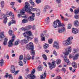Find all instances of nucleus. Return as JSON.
<instances>
[{
	"mask_svg": "<svg viewBox=\"0 0 79 79\" xmlns=\"http://www.w3.org/2000/svg\"><path fill=\"white\" fill-rule=\"evenodd\" d=\"M25 6L20 11V14H19L18 15V18H20V17H22V18H26V15H24L25 12L27 11L28 13H29L30 14H32V15L30 16L28 18V19L30 21H33L34 20V17H35V15L34 14L32 13L31 12V9L30 8H29V6L30 5L29 3L27 2H26L25 3Z\"/></svg>",
	"mask_w": 79,
	"mask_h": 79,
	"instance_id": "obj_1",
	"label": "nucleus"
},
{
	"mask_svg": "<svg viewBox=\"0 0 79 79\" xmlns=\"http://www.w3.org/2000/svg\"><path fill=\"white\" fill-rule=\"evenodd\" d=\"M72 49L71 47L70 46H69L68 48H67L66 52L64 53V60L65 63H67V64H70V62H69V59L67 58L66 56L68 55V54L69 53V52H71Z\"/></svg>",
	"mask_w": 79,
	"mask_h": 79,
	"instance_id": "obj_2",
	"label": "nucleus"
},
{
	"mask_svg": "<svg viewBox=\"0 0 79 79\" xmlns=\"http://www.w3.org/2000/svg\"><path fill=\"white\" fill-rule=\"evenodd\" d=\"M26 49L27 50H31L30 51L31 55H32V56L35 55V51L33 50L34 49V44L32 42H30L29 43V44L27 45Z\"/></svg>",
	"mask_w": 79,
	"mask_h": 79,
	"instance_id": "obj_3",
	"label": "nucleus"
},
{
	"mask_svg": "<svg viewBox=\"0 0 79 79\" xmlns=\"http://www.w3.org/2000/svg\"><path fill=\"white\" fill-rule=\"evenodd\" d=\"M10 36H12L14 35V33H13V31L11 30H10L8 32ZM15 36H12L11 40H10L8 43V46L9 47H10L13 46V42L15 41Z\"/></svg>",
	"mask_w": 79,
	"mask_h": 79,
	"instance_id": "obj_4",
	"label": "nucleus"
},
{
	"mask_svg": "<svg viewBox=\"0 0 79 79\" xmlns=\"http://www.w3.org/2000/svg\"><path fill=\"white\" fill-rule=\"evenodd\" d=\"M52 26L54 28H56L57 27H63L64 26V24H63V23H61L60 20H57L53 22Z\"/></svg>",
	"mask_w": 79,
	"mask_h": 79,
	"instance_id": "obj_5",
	"label": "nucleus"
},
{
	"mask_svg": "<svg viewBox=\"0 0 79 79\" xmlns=\"http://www.w3.org/2000/svg\"><path fill=\"white\" fill-rule=\"evenodd\" d=\"M23 35L25 37H26L27 39H32L34 38V36L32 35L31 31H30L23 33Z\"/></svg>",
	"mask_w": 79,
	"mask_h": 79,
	"instance_id": "obj_6",
	"label": "nucleus"
},
{
	"mask_svg": "<svg viewBox=\"0 0 79 79\" xmlns=\"http://www.w3.org/2000/svg\"><path fill=\"white\" fill-rule=\"evenodd\" d=\"M73 39V37H69L67 39L66 41H64L63 42V44L65 46L68 45H71L72 43L71 40Z\"/></svg>",
	"mask_w": 79,
	"mask_h": 79,
	"instance_id": "obj_7",
	"label": "nucleus"
},
{
	"mask_svg": "<svg viewBox=\"0 0 79 79\" xmlns=\"http://www.w3.org/2000/svg\"><path fill=\"white\" fill-rule=\"evenodd\" d=\"M10 16L9 13H7L6 14L4 15L3 18H4V19L3 21V23L5 24H6V23H7V21H8L7 17H9Z\"/></svg>",
	"mask_w": 79,
	"mask_h": 79,
	"instance_id": "obj_8",
	"label": "nucleus"
},
{
	"mask_svg": "<svg viewBox=\"0 0 79 79\" xmlns=\"http://www.w3.org/2000/svg\"><path fill=\"white\" fill-rule=\"evenodd\" d=\"M79 54L77 53L74 56H71V55H69V58H71L73 57V59L74 61H75V60H77L78 59V58L79 57Z\"/></svg>",
	"mask_w": 79,
	"mask_h": 79,
	"instance_id": "obj_9",
	"label": "nucleus"
},
{
	"mask_svg": "<svg viewBox=\"0 0 79 79\" xmlns=\"http://www.w3.org/2000/svg\"><path fill=\"white\" fill-rule=\"evenodd\" d=\"M52 64L50 62L48 63V65L49 66V68L50 69L52 70L53 68H55V62H52Z\"/></svg>",
	"mask_w": 79,
	"mask_h": 79,
	"instance_id": "obj_10",
	"label": "nucleus"
},
{
	"mask_svg": "<svg viewBox=\"0 0 79 79\" xmlns=\"http://www.w3.org/2000/svg\"><path fill=\"white\" fill-rule=\"evenodd\" d=\"M65 31V28L64 27L59 28L58 29V33L61 34Z\"/></svg>",
	"mask_w": 79,
	"mask_h": 79,
	"instance_id": "obj_11",
	"label": "nucleus"
},
{
	"mask_svg": "<svg viewBox=\"0 0 79 79\" xmlns=\"http://www.w3.org/2000/svg\"><path fill=\"white\" fill-rule=\"evenodd\" d=\"M53 47L56 48L57 49L59 48V44L56 41H55L53 44Z\"/></svg>",
	"mask_w": 79,
	"mask_h": 79,
	"instance_id": "obj_12",
	"label": "nucleus"
},
{
	"mask_svg": "<svg viewBox=\"0 0 79 79\" xmlns=\"http://www.w3.org/2000/svg\"><path fill=\"white\" fill-rule=\"evenodd\" d=\"M28 42H29V39H27V40L26 39H24L21 41V43L23 44H27V43H28Z\"/></svg>",
	"mask_w": 79,
	"mask_h": 79,
	"instance_id": "obj_13",
	"label": "nucleus"
},
{
	"mask_svg": "<svg viewBox=\"0 0 79 79\" xmlns=\"http://www.w3.org/2000/svg\"><path fill=\"white\" fill-rule=\"evenodd\" d=\"M46 75L47 73H46V71H45L44 74H42V75H40V78L41 79H45V78L46 77Z\"/></svg>",
	"mask_w": 79,
	"mask_h": 79,
	"instance_id": "obj_14",
	"label": "nucleus"
},
{
	"mask_svg": "<svg viewBox=\"0 0 79 79\" xmlns=\"http://www.w3.org/2000/svg\"><path fill=\"white\" fill-rule=\"evenodd\" d=\"M10 69L11 73H14L15 72V67L14 65H11Z\"/></svg>",
	"mask_w": 79,
	"mask_h": 79,
	"instance_id": "obj_15",
	"label": "nucleus"
},
{
	"mask_svg": "<svg viewBox=\"0 0 79 79\" xmlns=\"http://www.w3.org/2000/svg\"><path fill=\"white\" fill-rule=\"evenodd\" d=\"M72 32L73 34H77L78 32V30L77 29H76L74 28H72Z\"/></svg>",
	"mask_w": 79,
	"mask_h": 79,
	"instance_id": "obj_16",
	"label": "nucleus"
},
{
	"mask_svg": "<svg viewBox=\"0 0 79 79\" xmlns=\"http://www.w3.org/2000/svg\"><path fill=\"white\" fill-rule=\"evenodd\" d=\"M5 37L3 32H0V40H2V39Z\"/></svg>",
	"mask_w": 79,
	"mask_h": 79,
	"instance_id": "obj_17",
	"label": "nucleus"
},
{
	"mask_svg": "<svg viewBox=\"0 0 79 79\" xmlns=\"http://www.w3.org/2000/svg\"><path fill=\"white\" fill-rule=\"evenodd\" d=\"M5 76L6 78L8 77L9 78V79H13V77L11 76V75H9L8 73H6Z\"/></svg>",
	"mask_w": 79,
	"mask_h": 79,
	"instance_id": "obj_18",
	"label": "nucleus"
},
{
	"mask_svg": "<svg viewBox=\"0 0 79 79\" xmlns=\"http://www.w3.org/2000/svg\"><path fill=\"white\" fill-rule=\"evenodd\" d=\"M74 24L75 26H76V27L79 26V21L77 20L75 21L74 22Z\"/></svg>",
	"mask_w": 79,
	"mask_h": 79,
	"instance_id": "obj_19",
	"label": "nucleus"
},
{
	"mask_svg": "<svg viewBox=\"0 0 79 79\" xmlns=\"http://www.w3.org/2000/svg\"><path fill=\"white\" fill-rule=\"evenodd\" d=\"M22 22L23 24H26V23L28 22V19H24L22 21Z\"/></svg>",
	"mask_w": 79,
	"mask_h": 79,
	"instance_id": "obj_20",
	"label": "nucleus"
},
{
	"mask_svg": "<svg viewBox=\"0 0 79 79\" xmlns=\"http://www.w3.org/2000/svg\"><path fill=\"white\" fill-rule=\"evenodd\" d=\"M4 6L5 2L3 1L1 2V7L2 8H3Z\"/></svg>",
	"mask_w": 79,
	"mask_h": 79,
	"instance_id": "obj_21",
	"label": "nucleus"
},
{
	"mask_svg": "<svg viewBox=\"0 0 79 79\" xmlns=\"http://www.w3.org/2000/svg\"><path fill=\"white\" fill-rule=\"evenodd\" d=\"M47 8H50V7H49L48 6H45L44 8V9L43 10L44 13H45V12L46 11V10Z\"/></svg>",
	"mask_w": 79,
	"mask_h": 79,
	"instance_id": "obj_22",
	"label": "nucleus"
},
{
	"mask_svg": "<svg viewBox=\"0 0 79 79\" xmlns=\"http://www.w3.org/2000/svg\"><path fill=\"white\" fill-rule=\"evenodd\" d=\"M45 21L47 24H48L49 23H50V18L48 17L47 18L45 19Z\"/></svg>",
	"mask_w": 79,
	"mask_h": 79,
	"instance_id": "obj_23",
	"label": "nucleus"
},
{
	"mask_svg": "<svg viewBox=\"0 0 79 79\" xmlns=\"http://www.w3.org/2000/svg\"><path fill=\"white\" fill-rule=\"evenodd\" d=\"M0 66L1 67L3 66L4 64V61L3 59H1L0 60Z\"/></svg>",
	"mask_w": 79,
	"mask_h": 79,
	"instance_id": "obj_24",
	"label": "nucleus"
},
{
	"mask_svg": "<svg viewBox=\"0 0 79 79\" xmlns=\"http://www.w3.org/2000/svg\"><path fill=\"white\" fill-rule=\"evenodd\" d=\"M20 42V40H16L15 44H14V45H18L19 44V43Z\"/></svg>",
	"mask_w": 79,
	"mask_h": 79,
	"instance_id": "obj_25",
	"label": "nucleus"
},
{
	"mask_svg": "<svg viewBox=\"0 0 79 79\" xmlns=\"http://www.w3.org/2000/svg\"><path fill=\"white\" fill-rule=\"evenodd\" d=\"M8 41V39L5 38L4 39V41L3 42V44L4 45H6L7 44V41Z\"/></svg>",
	"mask_w": 79,
	"mask_h": 79,
	"instance_id": "obj_26",
	"label": "nucleus"
},
{
	"mask_svg": "<svg viewBox=\"0 0 79 79\" xmlns=\"http://www.w3.org/2000/svg\"><path fill=\"white\" fill-rule=\"evenodd\" d=\"M32 28V26L31 25H29L27 26L26 28L25 29H26V31H27V30H29V29H31Z\"/></svg>",
	"mask_w": 79,
	"mask_h": 79,
	"instance_id": "obj_27",
	"label": "nucleus"
},
{
	"mask_svg": "<svg viewBox=\"0 0 79 79\" xmlns=\"http://www.w3.org/2000/svg\"><path fill=\"white\" fill-rule=\"evenodd\" d=\"M26 58L27 59V60H30L31 59V56L29 54H27Z\"/></svg>",
	"mask_w": 79,
	"mask_h": 79,
	"instance_id": "obj_28",
	"label": "nucleus"
},
{
	"mask_svg": "<svg viewBox=\"0 0 79 79\" xmlns=\"http://www.w3.org/2000/svg\"><path fill=\"white\" fill-rule=\"evenodd\" d=\"M72 66L73 68H77V65H76V63L75 62H73L72 64Z\"/></svg>",
	"mask_w": 79,
	"mask_h": 79,
	"instance_id": "obj_29",
	"label": "nucleus"
},
{
	"mask_svg": "<svg viewBox=\"0 0 79 79\" xmlns=\"http://www.w3.org/2000/svg\"><path fill=\"white\" fill-rule=\"evenodd\" d=\"M40 9H37V10H36L37 16H39L40 15Z\"/></svg>",
	"mask_w": 79,
	"mask_h": 79,
	"instance_id": "obj_30",
	"label": "nucleus"
},
{
	"mask_svg": "<svg viewBox=\"0 0 79 79\" xmlns=\"http://www.w3.org/2000/svg\"><path fill=\"white\" fill-rule=\"evenodd\" d=\"M56 63H57V64H60V63H61V60L60 59H57L56 60Z\"/></svg>",
	"mask_w": 79,
	"mask_h": 79,
	"instance_id": "obj_31",
	"label": "nucleus"
},
{
	"mask_svg": "<svg viewBox=\"0 0 79 79\" xmlns=\"http://www.w3.org/2000/svg\"><path fill=\"white\" fill-rule=\"evenodd\" d=\"M75 14H78L79 13V7L77 9V10H75L74 11Z\"/></svg>",
	"mask_w": 79,
	"mask_h": 79,
	"instance_id": "obj_32",
	"label": "nucleus"
},
{
	"mask_svg": "<svg viewBox=\"0 0 79 79\" xmlns=\"http://www.w3.org/2000/svg\"><path fill=\"white\" fill-rule=\"evenodd\" d=\"M38 69L39 71H42V65H39L38 68Z\"/></svg>",
	"mask_w": 79,
	"mask_h": 79,
	"instance_id": "obj_33",
	"label": "nucleus"
},
{
	"mask_svg": "<svg viewBox=\"0 0 79 79\" xmlns=\"http://www.w3.org/2000/svg\"><path fill=\"white\" fill-rule=\"evenodd\" d=\"M19 66H23V65H24V64L23 63V62L21 61H19Z\"/></svg>",
	"mask_w": 79,
	"mask_h": 79,
	"instance_id": "obj_34",
	"label": "nucleus"
},
{
	"mask_svg": "<svg viewBox=\"0 0 79 79\" xmlns=\"http://www.w3.org/2000/svg\"><path fill=\"white\" fill-rule=\"evenodd\" d=\"M43 57V58L44 60H47V56H46V55L44 54L42 56Z\"/></svg>",
	"mask_w": 79,
	"mask_h": 79,
	"instance_id": "obj_35",
	"label": "nucleus"
},
{
	"mask_svg": "<svg viewBox=\"0 0 79 79\" xmlns=\"http://www.w3.org/2000/svg\"><path fill=\"white\" fill-rule=\"evenodd\" d=\"M49 47V44H45V45H44V48H47Z\"/></svg>",
	"mask_w": 79,
	"mask_h": 79,
	"instance_id": "obj_36",
	"label": "nucleus"
},
{
	"mask_svg": "<svg viewBox=\"0 0 79 79\" xmlns=\"http://www.w3.org/2000/svg\"><path fill=\"white\" fill-rule=\"evenodd\" d=\"M48 43L50 44L53 43V40L52 39H49L48 40Z\"/></svg>",
	"mask_w": 79,
	"mask_h": 79,
	"instance_id": "obj_37",
	"label": "nucleus"
},
{
	"mask_svg": "<svg viewBox=\"0 0 79 79\" xmlns=\"http://www.w3.org/2000/svg\"><path fill=\"white\" fill-rule=\"evenodd\" d=\"M34 41L35 44H37L39 42V39L38 38H35L34 39Z\"/></svg>",
	"mask_w": 79,
	"mask_h": 79,
	"instance_id": "obj_38",
	"label": "nucleus"
},
{
	"mask_svg": "<svg viewBox=\"0 0 79 79\" xmlns=\"http://www.w3.org/2000/svg\"><path fill=\"white\" fill-rule=\"evenodd\" d=\"M79 15H75L74 16V18L76 19H79Z\"/></svg>",
	"mask_w": 79,
	"mask_h": 79,
	"instance_id": "obj_39",
	"label": "nucleus"
},
{
	"mask_svg": "<svg viewBox=\"0 0 79 79\" xmlns=\"http://www.w3.org/2000/svg\"><path fill=\"white\" fill-rule=\"evenodd\" d=\"M30 3L33 6H35V4L33 1H31Z\"/></svg>",
	"mask_w": 79,
	"mask_h": 79,
	"instance_id": "obj_40",
	"label": "nucleus"
},
{
	"mask_svg": "<svg viewBox=\"0 0 79 79\" xmlns=\"http://www.w3.org/2000/svg\"><path fill=\"white\" fill-rule=\"evenodd\" d=\"M42 1L41 0H36L35 1V2L37 4H39V3H40Z\"/></svg>",
	"mask_w": 79,
	"mask_h": 79,
	"instance_id": "obj_41",
	"label": "nucleus"
},
{
	"mask_svg": "<svg viewBox=\"0 0 79 79\" xmlns=\"http://www.w3.org/2000/svg\"><path fill=\"white\" fill-rule=\"evenodd\" d=\"M73 52L74 53H77V49L75 48H73Z\"/></svg>",
	"mask_w": 79,
	"mask_h": 79,
	"instance_id": "obj_42",
	"label": "nucleus"
},
{
	"mask_svg": "<svg viewBox=\"0 0 79 79\" xmlns=\"http://www.w3.org/2000/svg\"><path fill=\"white\" fill-rule=\"evenodd\" d=\"M37 10V9L36 8H31V11H36Z\"/></svg>",
	"mask_w": 79,
	"mask_h": 79,
	"instance_id": "obj_43",
	"label": "nucleus"
},
{
	"mask_svg": "<svg viewBox=\"0 0 79 79\" xmlns=\"http://www.w3.org/2000/svg\"><path fill=\"white\" fill-rule=\"evenodd\" d=\"M41 40L42 41H45V37H43L41 38Z\"/></svg>",
	"mask_w": 79,
	"mask_h": 79,
	"instance_id": "obj_44",
	"label": "nucleus"
},
{
	"mask_svg": "<svg viewBox=\"0 0 79 79\" xmlns=\"http://www.w3.org/2000/svg\"><path fill=\"white\" fill-rule=\"evenodd\" d=\"M23 55L20 56L19 57V60H21L23 59Z\"/></svg>",
	"mask_w": 79,
	"mask_h": 79,
	"instance_id": "obj_45",
	"label": "nucleus"
},
{
	"mask_svg": "<svg viewBox=\"0 0 79 79\" xmlns=\"http://www.w3.org/2000/svg\"><path fill=\"white\" fill-rule=\"evenodd\" d=\"M27 60L26 59V57H25L24 58V60H23V62L24 64H26V61Z\"/></svg>",
	"mask_w": 79,
	"mask_h": 79,
	"instance_id": "obj_46",
	"label": "nucleus"
},
{
	"mask_svg": "<svg viewBox=\"0 0 79 79\" xmlns=\"http://www.w3.org/2000/svg\"><path fill=\"white\" fill-rule=\"evenodd\" d=\"M62 71L63 72H64V73H65L66 71V69H65V68L63 67L62 69Z\"/></svg>",
	"mask_w": 79,
	"mask_h": 79,
	"instance_id": "obj_47",
	"label": "nucleus"
},
{
	"mask_svg": "<svg viewBox=\"0 0 79 79\" xmlns=\"http://www.w3.org/2000/svg\"><path fill=\"white\" fill-rule=\"evenodd\" d=\"M12 24H16V21L12 19L11 21Z\"/></svg>",
	"mask_w": 79,
	"mask_h": 79,
	"instance_id": "obj_48",
	"label": "nucleus"
},
{
	"mask_svg": "<svg viewBox=\"0 0 79 79\" xmlns=\"http://www.w3.org/2000/svg\"><path fill=\"white\" fill-rule=\"evenodd\" d=\"M31 28L33 30H35V25L33 26L32 27H31Z\"/></svg>",
	"mask_w": 79,
	"mask_h": 79,
	"instance_id": "obj_49",
	"label": "nucleus"
},
{
	"mask_svg": "<svg viewBox=\"0 0 79 79\" xmlns=\"http://www.w3.org/2000/svg\"><path fill=\"white\" fill-rule=\"evenodd\" d=\"M71 24H70L69 25V26H68V29H71Z\"/></svg>",
	"mask_w": 79,
	"mask_h": 79,
	"instance_id": "obj_50",
	"label": "nucleus"
},
{
	"mask_svg": "<svg viewBox=\"0 0 79 79\" xmlns=\"http://www.w3.org/2000/svg\"><path fill=\"white\" fill-rule=\"evenodd\" d=\"M53 53L55 55V56H57V54L56 53V52L55 51H54L53 52Z\"/></svg>",
	"mask_w": 79,
	"mask_h": 79,
	"instance_id": "obj_51",
	"label": "nucleus"
},
{
	"mask_svg": "<svg viewBox=\"0 0 79 79\" xmlns=\"http://www.w3.org/2000/svg\"><path fill=\"white\" fill-rule=\"evenodd\" d=\"M56 2L57 3H60L61 2V0H56Z\"/></svg>",
	"mask_w": 79,
	"mask_h": 79,
	"instance_id": "obj_52",
	"label": "nucleus"
},
{
	"mask_svg": "<svg viewBox=\"0 0 79 79\" xmlns=\"http://www.w3.org/2000/svg\"><path fill=\"white\" fill-rule=\"evenodd\" d=\"M21 30H22V31H26V28H21Z\"/></svg>",
	"mask_w": 79,
	"mask_h": 79,
	"instance_id": "obj_53",
	"label": "nucleus"
},
{
	"mask_svg": "<svg viewBox=\"0 0 79 79\" xmlns=\"http://www.w3.org/2000/svg\"><path fill=\"white\" fill-rule=\"evenodd\" d=\"M19 72V71H16L15 72V73L14 74V75H16V74H18Z\"/></svg>",
	"mask_w": 79,
	"mask_h": 79,
	"instance_id": "obj_54",
	"label": "nucleus"
},
{
	"mask_svg": "<svg viewBox=\"0 0 79 79\" xmlns=\"http://www.w3.org/2000/svg\"><path fill=\"white\" fill-rule=\"evenodd\" d=\"M11 24H12V23L11 22H10L8 23V26H10Z\"/></svg>",
	"mask_w": 79,
	"mask_h": 79,
	"instance_id": "obj_55",
	"label": "nucleus"
},
{
	"mask_svg": "<svg viewBox=\"0 0 79 79\" xmlns=\"http://www.w3.org/2000/svg\"><path fill=\"white\" fill-rule=\"evenodd\" d=\"M41 37H44V35L43 34V33L41 34Z\"/></svg>",
	"mask_w": 79,
	"mask_h": 79,
	"instance_id": "obj_56",
	"label": "nucleus"
},
{
	"mask_svg": "<svg viewBox=\"0 0 79 79\" xmlns=\"http://www.w3.org/2000/svg\"><path fill=\"white\" fill-rule=\"evenodd\" d=\"M15 3V2H12L10 3V5H14Z\"/></svg>",
	"mask_w": 79,
	"mask_h": 79,
	"instance_id": "obj_57",
	"label": "nucleus"
},
{
	"mask_svg": "<svg viewBox=\"0 0 79 79\" xmlns=\"http://www.w3.org/2000/svg\"><path fill=\"white\" fill-rule=\"evenodd\" d=\"M43 64L45 66H46V67H47V64H46V63L45 62H43Z\"/></svg>",
	"mask_w": 79,
	"mask_h": 79,
	"instance_id": "obj_58",
	"label": "nucleus"
},
{
	"mask_svg": "<svg viewBox=\"0 0 79 79\" xmlns=\"http://www.w3.org/2000/svg\"><path fill=\"white\" fill-rule=\"evenodd\" d=\"M18 79H23V77L22 76H19V77Z\"/></svg>",
	"mask_w": 79,
	"mask_h": 79,
	"instance_id": "obj_59",
	"label": "nucleus"
},
{
	"mask_svg": "<svg viewBox=\"0 0 79 79\" xmlns=\"http://www.w3.org/2000/svg\"><path fill=\"white\" fill-rule=\"evenodd\" d=\"M47 30H45L43 32V33H44V35H45V34H46L47 33Z\"/></svg>",
	"mask_w": 79,
	"mask_h": 79,
	"instance_id": "obj_60",
	"label": "nucleus"
},
{
	"mask_svg": "<svg viewBox=\"0 0 79 79\" xmlns=\"http://www.w3.org/2000/svg\"><path fill=\"white\" fill-rule=\"evenodd\" d=\"M8 13L10 16H11L12 15V13L11 12H10Z\"/></svg>",
	"mask_w": 79,
	"mask_h": 79,
	"instance_id": "obj_61",
	"label": "nucleus"
},
{
	"mask_svg": "<svg viewBox=\"0 0 79 79\" xmlns=\"http://www.w3.org/2000/svg\"><path fill=\"white\" fill-rule=\"evenodd\" d=\"M49 36V35L48 34H46L45 35V37H48Z\"/></svg>",
	"mask_w": 79,
	"mask_h": 79,
	"instance_id": "obj_62",
	"label": "nucleus"
},
{
	"mask_svg": "<svg viewBox=\"0 0 79 79\" xmlns=\"http://www.w3.org/2000/svg\"><path fill=\"white\" fill-rule=\"evenodd\" d=\"M45 51L46 52V53H48L49 52V50H46Z\"/></svg>",
	"mask_w": 79,
	"mask_h": 79,
	"instance_id": "obj_63",
	"label": "nucleus"
},
{
	"mask_svg": "<svg viewBox=\"0 0 79 79\" xmlns=\"http://www.w3.org/2000/svg\"><path fill=\"white\" fill-rule=\"evenodd\" d=\"M18 2H19V3H21L22 1L21 0H17Z\"/></svg>",
	"mask_w": 79,
	"mask_h": 79,
	"instance_id": "obj_64",
	"label": "nucleus"
}]
</instances>
